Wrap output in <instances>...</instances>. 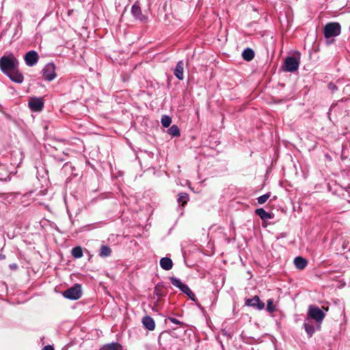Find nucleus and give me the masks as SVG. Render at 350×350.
I'll return each mask as SVG.
<instances>
[{"mask_svg": "<svg viewBox=\"0 0 350 350\" xmlns=\"http://www.w3.org/2000/svg\"><path fill=\"white\" fill-rule=\"evenodd\" d=\"M303 326L308 338H311L315 332L319 331L321 328V323L314 322L312 319L308 317L304 319Z\"/></svg>", "mask_w": 350, "mask_h": 350, "instance_id": "423d86ee", "label": "nucleus"}, {"mask_svg": "<svg viewBox=\"0 0 350 350\" xmlns=\"http://www.w3.org/2000/svg\"><path fill=\"white\" fill-rule=\"evenodd\" d=\"M63 296L70 300H77L82 296V287L79 284H75L63 293Z\"/></svg>", "mask_w": 350, "mask_h": 350, "instance_id": "20e7f679", "label": "nucleus"}, {"mask_svg": "<svg viewBox=\"0 0 350 350\" xmlns=\"http://www.w3.org/2000/svg\"><path fill=\"white\" fill-rule=\"evenodd\" d=\"M325 313L315 305H310L308 308L307 317L314 320L319 323H322L325 319Z\"/></svg>", "mask_w": 350, "mask_h": 350, "instance_id": "7ed1b4c3", "label": "nucleus"}, {"mask_svg": "<svg viewBox=\"0 0 350 350\" xmlns=\"http://www.w3.org/2000/svg\"><path fill=\"white\" fill-rule=\"evenodd\" d=\"M266 310L269 312L272 313L275 310V307L273 305V301L271 299H269L267 301V308Z\"/></svg>", "mask_w": 350, "mask_h": 350, "instance_id": "bb28decb", "label": "nucleus"}, {"mask_svg": "<svg viewBox=\"0 0 350 350\" xmlns=\"http://www.w3.org/2000/svg\"><path fill=\"white\" fill-rule=\"evenodd\" d=\"M144 326L148 330L152 331L155 328V323L154 319L150 316H145L142 319Z\"/></svg>", "mask_w": 350, "mask_h": 350, "instance_id": "4468645a", "label": "nucleus"}, {"mask_svg": "<svg viewBox=\"0 0 350 350\" xmlns=\"http://www.w3.org/2000/svg\"><path fill=\"white\" fill-rule=\"evenodd\" d=\"M168 319L170 322L176 324V325H183L184 323L183 322L178 320L176 318H174V317H168Z\"/></svg>", "mask_w": 350, "mask_h": 350, "instance_id": "c756f323", "label": "nucleus"}, {"mask_svg": "<svg viewBox=\"0 0 350 350\" xmlns=\"http://www.w3.org/2000/svg\"><path fill=\"white\" fill-rule=\"evenodd\" d=\"M161 122L163 127L167 128L172 123V118L169 116L163 115L161 117Z\"/></svg>", "mask_w": 350, "mask_h": 350, "instance_id": "a878e982", "label": "nucleus"}, {"mask_svg": "<svg viewBox=\"0 0 350 350\" xmlns=\"http://www.w3.org/2000/svg\"><path fill=\"white\" fill-rule=\"evenodd\" d=\"M164 286L163 283H159L156 285L154 290V294L158 297V299L165 296V294L162 290V288Z\"/></svg>", "mask_w": 350, "mask_h": 350, "instance_id": "5701e85b", "label": "nucleus"}, {"mask_svg": "<svg viewBox=\"0 0 350 350\" xmlns=\"http://www.w3.org/2000/svg\"><path fill=\"white\" fill-rule=\"evenodd\" d=\"M28 105L30 109L34 112L41 111L44 107L43 98L38 97L31 98L29 100Z\"/></svg>", "mask_w": 350, "mask_h": 350, "instance_id": "6e6552de", "label": "nucleus"}, {"mask_svg": "<svg viewBox=\"0 0 350 350\" xmlns=\"http://www.w3.org/2000/svg\"><path fill=\"white\" fill-rule=\"evenodd\" d=\"M183 70H184V63L183 61H179L176 64L175 69L174 70V74L176 77V78L179 80H183L184 78L183 76Z\"/></svg>", "mask_w": 350, "mask_h": 350, "instance_id": "ddd939ff", "label": "nucleus"}, {"mask_svg": "<svg viewBox=\"0 0 350 350\" xmlns=\"http://www.w3.org/2000/svg\"><path fill=\"white\" fill-rule=\"evenodd\" d=\"M184 293H185L189 297V299L191 300H192L193 301H196L195 294L191 291V290L189 288V291H185Z\"/></svg>", "mask_w": 350, "mask_h": 350, "instance_id": "c85d7f7f", "label": "nucleus"}, {"mask_svg": "<svg viewBox=\"0 0 350 350\" xmlns=\"http://www.w3.org/2000/svg\"><path fill=\"white\" fill-rule=\"evenodd\" d=\"M347 99H341L338 100L336 103H333L330 108L329 111H334L335 113L338 112L342 115V110L344 109V103Z\"/></svg>", "mask_w": 350, "mask_h": 350, "instance_id": "2eb2a0df", "label": "nucleus"}, {"mask_svg": "<svg viewBox=\"0 0 350 350\" xmlns=\"http://www.w3.org/2000/svg\"><path fill=\"white\" fill-rule=\"evenodd\" d=\"M328 88L332 92H334L335 91H336L338 90L337 86L334 83H329L328 84Z\"/></svg>", "mask_w": 350, "mask_h": 350, "instance_id": "7c9ffc66", "label": "nucleus"}, {"mask_svg": "<svg viewBox=\"0 0 350 350\" xmlns=\"http://www.w3.org/2000/svg\"><path fill=\"white\" fill-rule=\"evenodd\" d=\"M270 196H271V193L269 192V193H267L264 195L259 196L257 198L258 202L260 204L265 203L267 202V200L269 198Z\"/></svg>", "mask_w": 350, "mask_h": 350, "instance_id": "cd10ccee", "label": "nucleus"}, {"mask_svg": "<svg viewBox=\"0 0 350 350\" xmlns=\"http://www.w3.org/2000/svg\"><path fill=\"white\" fill-rule=\"evenodd\" d=\"M345 113H348V110H347V109H345Z\"/></svg>", "mask_w": 350, "mask_h": 350, "instance_id": "f704fd0d", "label": "nucleus"}, {"mask_svg": "<svg viewBox=\"0 0 350 350\" xmlns=\"http://www.w3.org/2000/svg\"><path fill=\"white\" fill-rule=\"evenodd\" d=\"M255 213L257 215L260 217L262 220H267L273 218V214L269 212H267L264 208H259L256 209Z\"/></svg>", "mask_w": 350, "mask_h": 350, "instance_id": "a211bd4d", "label": "nucleus"}, {"mask_svg": "<svg viewBox=\"0 0 350 350\" xmlns=\"http://www.w3.org/2000/svg\"><path fill=\"white\" fill-rule=\"evenodd\" d=\"M19 64V60L12 53H7L0 57V70L12 82L21 84L24 81V76Z\"/></svg>", "mask_w": 350, "mask_h": 350, "instance_id": "f257e3e1", "label": "nucleus"}, {"mask_svg": "<svg viewBox=\"0 0 350 350\" xmlns=\"http://www.w3.org/2000/svg\"><path fill=\"white\" fill-rule=\"evenodd\" d=\"M24 59L25 64L28 66H33L36 65L38 61V54L36 51L33 50L28 51L25 54Z\"/></svg>", "mask_w": 350, "mask_h": 350, "instance_id": "9b49d317", "label": "nucleus"}, {"mask_svg": "<svg viewBox=\"0 0 350 350\" xmlns=\"http://www.w3.org/2000/svg\"><path fill=\"white\" fill-rule=\"evenodd\" d=\"M10 268L12 270L16 269L18 268V266L16 263H12L9 265Z\"/></svg>", "mask_w": 350, "mask_h": 350, "instance_id": "473e14b6", "label": "nucleus"}, {"mask_svg": "<svg viewBox=\"0 0 350 350\" xmlns=\"http://www.w3.org/2000/svg\"><path fill=\"white\" fill-rule=\"evenodd\" d=\"M254 51L251 48H247L242 53V57L244 60L250 62L254 57Z\"/></svg>", "mask_w": 350, "mask_h": 350, "instance_id": "aec40b11", "label": "nucleus"}, {"mask_svg": "<svg viewBox=\"0 0 350 350\" xmlns=\"http://www.w3.org/2000/svg\"><path fill=\"white\" fill-rule=\"evenodd\" d=\"M245 306L253 307L259 310H262L265 308V304L260 299L259 297L255 295L252 298L247 299L245 300Z\"/></svg>", "mask_w": 350, "mask_h": 350, "instance_id": "9d476101", "label": "nucleus"}, {"mask_svg": "<svg viewBox=\"0 0 350 350\" xmlns=\"http://www.w3.org/2000/svg\"><path fill=\"white\" fill-rule=\"evenodd\" d=\"M160 266L163 269L169 271L173 267V262L171 258L168 257H163L160 260Z\"/></svg>", "mask_w": 350, "mask_h": 350, "instance_id": "f3484780", "label": "nucleus"}, {"mask_svg": "<svg viewBox=\"0 0 350 350\" xmlns=\"http://www.w3.org/2000/svg\"><path fill=\"white\" fill-rule=\"evenodd\" d=\"M111 248L105 245H102L100 249L99 256L102 258H106L111 255Z\"/></svg>", "mask_w": 350, "mask_h": 350, "instance_id": "412c9836", "label": "nucleus"}, {"mask_svg": "<svg viewBox=\"0 0 350 350\" xmlns=\"http://www.w3.org/2000/svg\"><path fill=\"white\" fill-rule=\"evenodd\" d=\"M42 77L48 81H53L57 76L55 65L53 62L48 63L42 70Z\"/></svg>", "mask_w": 350, "mask_h": 350, "instance_id": "0eeeda50", "label": "nucleus"}, {"mask_svg": "<svg viewBox=\"0 0 350 350\" xmlns=\"http://www.w3.org/2000/svg\"><path fill=\"white\" fill-rule=\"evenodd\" d=\"M71 254L75 258H80L83 256V250L81 246H77L72 249Z\"/></svg>", "mask_w": 350, "mask_h": 350, "instance_id": "393cba45", "label": "nucleus"}, {"mask_svg": "<svg viewBox=\"0 0 350 350\" xmlns=\"http://www.w3.org/2000/svg\"><path fill=\"white\" fill-rule=\"evenodd\" d=\"M299 59L293 56H288L284 59L282 70L285 72H293L298 70Z\"/></svg>", "mask_w": 350, "mask_h": 350, "instance_id": "39448f33", "label": "nucleus"}, {"mask_svg": "<svg viewBox=\"0 0 350 350\" xmlns=\"http://www.w3.org/2000/svg\"><path fill=\"white\" fill-rule=\"evenodd\" d=\"M5 258V256H0V259H3Z\"/></svg>", "mask_w": 350, "mask_h": 350, "instance_id": "72a5a7b5", "label": "nucleus"}, {"mask_svg": "<svg viewBox=\"0 0 350 350\" xmlns=\"http://www.w3.org/2000/svg\"><path fill=\"white\" fill-rule=\"evenodd\" d=\"M131 14L135 19L142 22H146L148 19L147 16L142 14V9L137 2L132 5Z\"/></svg>", "mask_w": 350, "mask_h": 350, "instance_id": "1a4fd4ad", "label": "nucleus"}, {"mask_svg": "<svg viewBox=\"0 0 350 350\" xmlns=\"http://www.w3.org/2000/svg\"><path fill=\"white\" fill-rule=\"evenodd\" d=\"M167 133L172 137H179L180 135V129L176 124H174L170 127L167 130Z\"/></svg>", "mask_w": 350, "mask_h": 350, "instance_id": "b1692460", "label": "nucleus"}, {"mask_svg": "<svg viewBox=\"0 0 350 350\" xmlns=\"http://www.w3.org/2000/svg\"><path fill=\"white\" fill-rule=\"evenodd\" d=\"M99 350H123V347L117 342L103 345Z\"/></svg>", "mask_w": 350, "mask_h": 350, "instance_id": "dca6fc26", "label": "nucleus"}, {"mask_svg": "<svg viewBox=\"0 0 350 350\" xmlns=\"http://www.w3.org/2000/svg\"><path fill=\"white\" fill-rule=\"evenodd\" d=\"M341 26L337 22L327 23L323 27V33L326 39L334 38L340 34Z\"/></svg>", "mask_w": 350, "mask_h": 350, "instance_id": "f03ea898", "label": "nucleus"}, {"mask_svg": "<svg viewBox=\"0 0 350 350\" xmlns=\"http://www.w3.org/2000/svg\"><path fill=\"white\" fill-rule=\"evenodd\" d=\"M170 280L172 284L178 288L183 293L189 291V286L187 284L183 283L180 279L176 277H170Z\"/></svg>", "mask_w": 350, "mask_h": 350, "instance_id": "f8f14e48", "label": "nucleus"}, {"mask_svg": "<svg viewBox=\"0 0 350 350\" xmlns=\"http://www.w3.org/2000/svg\"><path fill=\"white\" fill-rule=\"evenodd\" d=\"M294 264L297 269L302 270L307 266L308 261L301 256H297L294 259Z\"/></svg>", "mask_w": 350, "mask_h": 350, "instance_id": "6ab92c4d", "label": "nucleus"}, {"mask_svg": "<svg viewBox=\"0 0 350 350\" xmlns=\"http://www.w3.org/2000/svg\"><path fill=\"white\" fill-rule=\"evenodd\" d=\"M177 201L179 204L182 205L183 206H185L189 201L188 193L185 192L180 193L178 196Z\"/></svg>", "mask_w": 350, "mask_h": 350, "instance_id": "4be33fe9", "label": "nucleus"}, {"mask_svg": "<svg viewBox=\"0 0 350 350\" xmlns=\"http://www.w3.org/2000/svg\"><path fill=\"white\" fill-rule=\"evenodd\" d=\"M42 350H55L54 347L52 345H48L45 346Z\"/></svg>", "mask_w": 350, "mask_h": 350, "instance_id": "2f4dec72", "label": "nucleus"}]
</instances>
